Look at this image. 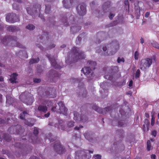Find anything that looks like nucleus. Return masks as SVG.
Wrapping results in <instances>:
<instances>
[{"instance_id":"nucleus-1","label":"nucleus","mask_w":159,"mask_h":159,"mask_svg":"<svg viewBox=\"0 0 159 159\" xmlns=\"http://www.w3.org/2000/svg\"><path fill=\"white\" fill-rule=\"evenodd\" d=\"M69 55L66 58V63L70 60V56L71 60L74 62H76L79 60L84 59L86 57L84 52L76 47H73Z\"/></svg>"},{"instance_id":"nucleus-2","label":"nucleus","mask_w":159,"mask_h":159,"mask_svg":"<svg viewBox=\"0 0 159 159\" xmlns=\"http://www.w3.org/2000/svg\"><path fill=\"white\" fill-rule=\"evenodd\" d=\"M88 67H84L81 70L85 75L87 76L88 80L92 79L91 77L93 76V72H91L92 69L94 70L95 69V66H96V63L95 61H89L87 63Z\"/></svg>"},{"instance_id":"nucleus-3","label":"nucleus","mask_w":159,"mask_h":159,"mask_svg":"<svg viewBox=\"0 0 159 159\" xmlns=\"http://www.w3.org/2000/svg\"><path fill=\"white\" fill-rule=\"evenodd\" d=\"M17 38L16 36H7L4 37L2 40V43L5 45L10 43L11 44H15L13 46L17 47L20 48H24V46L19 43L17 42Z\"/></svg>"},{"instance_id":"nucleus-4","label":"nucleus","mask_w":159,"mask_h":159,"mask_svg":"<svg viewBox=\"0 0 159 159\" xmlns=\"http://www.w3.org/2000/svg\"><path fill=\"white\" fill-rule=\"evenodd\" d=\"M87 153L83 150L77 151L75 153V159H89L91 158L90 153H93V150L88 151Z\"/></svg>"},{"instance_id":"nucleus-5","label":"nucleus","mask_w":159,"mask_h":159,"mask_svg":"<svg viewBox=\"0 0 159 159\" xmlns=\"http://www.w3.org/2000/svg\"><path fill=\"white\" fill-rule=\"evenodd\" d=\"M152 63V60L151 58H147L142 59L140 62V68L142 70H146L149 68Z\"/></svg>"},{"instance_id":"nucleus-6","label":"nucleus","mask_w":159,"mask_h":159,"mask_svg":"<svg viewBox=\"0 0 159 159\" xmlns=\"http://www.w3.org/2000/svg\"><path fill=\"white\" fill-rule=\"evenodd\" d=\"M10 134H21L24 132L25 129L20 125H13L11 126L8 130Z\"/></svg>"},{"instance_id":"nucleus-7","label":"nucleus","mask_w":159,"mask_h":159,"mask_svg":"<svg viewBox=\"0 0 159 159\" xmlns=\"http://www.w3.org/2000/svg\"><path fill=\"white\" fill-rule=\"evenodd\" d=\"M109 45L111 46V51L108 53V50H109V49H108L107 51L104 53V55L105 56L113 55L115 54L119 48V44L118 43L117 41H114L110 43V44H108V45Z\"/></svg>"},{"instance_id":"nucleus-8","label":"nucleus","mask_w":159,"mask_h":159,"mask_svg":"<svg viewBox=\"0 0 159 159\" xmlns=\"http://www.w3.org/2000/svg\"><path fill=\"white\" fill-rule=\"evenodd\" d=\"M107 70L110 75L104 76L105 78L110 80H112L113 79V75L117 73L119 71V68L118 66H111L107 67Z\"/></svg>"},{"instance_id":"nucleus-9","label":"nucleus","mask_w":159,"mask_h":159,"mask_svg":"<svg viewBox=\"0 0 159 159\" xmlns=\"http://www.w3.org/2000/svg\"><path fill=\"white\" fill-rule=\"evenodd\" d=\"M6 19L7 22L11 23H14L20 21L19 16L13 13L8 14L6 16Z\"/></svg>"},{"instance_id":"nucleus-10","label":"nucleus","mask_w":159,"mask_h":159,"mask_svg":"<svg viewBox=\"0 0 159 159\" xmlns=\"http://www.w3.org/2000/svg\"><path fill=\"white\" fill-rule=\"evenodd\" d=\"M39 129L37 127H34L33 134H30L29 135L28 141L34 144L37 142V135L39 133Z\"/></svg>"},{"instance_id":"nucleus-11","label":"nucleus","mask_w":159,"mask_h":159,"mask_svg":"<svg viewBox=\"0 0 159 159\" xmlns=\"http://www.w3.org/2000/svg\"><path fill=\"white\" fill-rule=\"evenodd\" d=\"M41 8V6L39 4H36L33 6V8L31 7H27L26 8L27 12L29 14L33 16L34 13L37 11H40Z\"/></svg>"},{"instance_id":"nucleus-12","label":"nucleus","mask_w":159,"mask_h":159,"mask_svg":"<svg viewBox=\"0 0 159 159\" xmlns=\"http://www.w3.org/2000/svg\"><path fill=\"white\" fill-rule=\"evenodd\" d=\"M53 148L54 151L59 154H63L66 151L65 148L59 142L54 144Z\"/></svg>"},{"instance_id":"nucleus-13","label":"nucleus","mask_w":159,"mask_h":159,"mask_svg":"<svg viewBox=\"0 0 159 159\" xmlns=\"http://www.w3.org/2000/svg\"><path fill=\"white\" fill-rule=\"evenodd\" d=\"M74 119L76 121L78 122H86L88 120V118L85 116L80 115L77 112H75L74 113Z\"/></svg>"},{"instance_id":"nucleus-14","label":"nucleus","mask_w":159,"mask_h":159,"mask_svg":"<svg viewBox=\"0 0 159 159\" xmlns=\"http://www.w3.org/2000/svg\"><path fill=\"white\" fill-rule=\"evenodd\" d=\"M93 109L97 112L101 114H106L107 112L112 110V106L108 107L103 109L98 107L96 105H94L92 107Z\"/></svg>"},{"instance_id":"nucleus-15","label":"nucleus","mask_w":159,"mask_h":159,"mask_svg":"<svg viewBox=\"0 0 159 159\" xmlns=\"http://www.w3.org/2000/svg\"><path fill=\"white\" fill-rule=\"evenodd\" d=\"M46 57L48 58L52 66L54 68L58 69H60L61 68V66L57 64L55 59L56 57H54L53 56L51 57V56L48 54L46 55Z\"/></svg>"},{"instance_id":"nucleus-16","label":"nucleus","mask_w":159,"mask_h":159,"mask_svg":"<svg viewBox=\"0 0 159 159\" xmlns=\"http://www.w3.org/2000/svg\"><path fill=\"white\" fill-rule=\"evenodd\" d=\"M86 5L84 3H82L80 5V7L79 6L76 7V10L79 14L81 16L84 15L86 13Z\"/></svg>"},{"instance_id":"nucleus-17","label":"nucleus","mask_w":159,"mask_h":159,"mask_svg":"<svg viewBox=\"0 0 159 159\" xmlns=\"http://www.w3.org/2000/svg\"><path fill=\"white\" fill-rule=\"evenodd\" d=\"M59 107L58 113L66 115L67 114V109L65 106L62 101L59 102L58 103Z\"/></svg>"},{"instance_id":"nucleus-18","label":"nucleus","mask_w":159,"mask_h":159,"mask_svg":"<svg viewBox=\"0 0 159 159\" xmlns=\"http://www.w3.org/2000/svg\"><path fill=\"white\" fill-rule=\"evenodd\" d=\"M23 102L27 105H31L34 101V98L32 94H30L24 100L21 99Z\"/></svg>"},{"instance_id":"nucleus-19","label":"nucleus","mask_w":159,"mask_h":159,"mask_svg":"<svg viewBox=\"0 0 159 159\" xmlns=\"http://www.w3.org/2000/svg\"><path fill=\"white\" fill-rule=\"evenodd\" d=\"M16 140L14 139L15 143H13V145H14L15 147L18 148L20 150H21V152H22V151H24L25 150L26 146L24 144H21L20 143H16L15 140Z\"/></svg>"},{"instance_id":"nucleus-20","label":"nucleus","mask_w":159,"mask_h":159,"mask_svg":"<svg viewBox=\"0 0 159 159\" xmlns=\"http://www.w3.org/2000/svg\"><path fill=\"white\" fill-rule=\"evenodd\" d=\"M41 113H46L48 110V107L46 106L39 105L37 109Z\"/></svg>"},{"instance_id":"nucleus-21","label":"nucleus","mask_w":159,"mask_h":159,"mask_svg":"<svg viewBox=\"0 0 159 159\" xmlns=\"http://www.w3.org/2000/svg\"><path fill=\"white\" fill-rule=\"evenodd\" d=\"M49 76L50 77L58 78L60 77V75L57 72L54 70H51L49 72Z\"/></svg>"},{"instance_id":"nucleus-22","label":"nucleus","mask_w":159,"mask_h":159,"mask_svg":"<svg viewBox=\"0 0 159 159\" xmlns=\"http://www.w3.org/2000/svg\"><path fill=\"white\" fill-rule=\"evenodd\" d=\"M18 75L16 73H13L11 75V78L9 79V80L12 84L17 83L18 82L16 81Z\"/></svg>"},{"instance_id":"nucleus-23","label":"nucleus","mask_w":159,"mask_h":159,"mask_svg":"<svg viewBox=\"0 0 159 159\" xmlns=\"http://www.w3.org/2000/svg\"><path fill=\"white\" fill-rule=\"evenodd\" d=\"M81 29L80 26H73L70 27V32L73 34H75L79 31Z\"/></svg>"},{"instance_id":"nucleus-24","label":"nucleus","mask_w":159,"mask_h":159,"mask_svg":"<svg viewBox=\"0 0 159 159\" xmlns=\"http://www.w3.org/2000/svg\"><path fill=\"white\" fill-rule=\"evenodd\" d=\"M61 21L63 23V25H64L66 26H67L68 25L69 23L67 22V18L66 17V16H65V15H64V16H61Z\"/></svg>"},{"instance_id":"nucleus-25","label":"nucleus","mask_w":159,"mask_h":159,"mask_svg":"<svg viewBox=\"0 0 159 159\" xmlns=\"http://www.w3.org/2000/svg\"><path fill=\"white\" fill-rule=\"evenodd\" d=\"M3 139L4 140L7 142H9L11 140V136L6 134H4L3 135Z\"/></svg>"},{"instance_id":"nucleus-26","label":"nucleus","mask_w":159,"mask_h":159,"mask_svg":"<svg viewBox=\"0 0 159 159\" xmlns=\"http://www.w3.org/2000/svg\"><path fill=\"white\" fill-rule=\"evenodd\" d=\"M147 149L148 151H150L153 149V147L152 146L150 140H148L147 142Z\"/></svg>"},{"instance_id":"nucleus-27","label":"nucleus","mask_w":159,"mask_h":159,"mask_svg":"<svg viewBox=\"0 0 159 159\" xmlns=\"http://www.w3.org/2000/svg\"><path fill=\"white\" fill-rule=\"evenodd\" d=\"M7 29L8 31L13 32L17 30L18 28L14 26H10L8 27Z\"/></svg>"},{"instance_id":"nucleus-28","label":"nucleus","mask_w":159,"mask_h":159,"mask_svg":"<svg viewBox=\"0 0 159 159\" xmlns=\"http://www.w3.org/2000/svg\"><path fill=\"white\" fill-rule=\"evenodd\" d=\"M111 4V2L109 1L105 2L102 6V7L103 9L104 10L108 8L110 6Z\"/></svg>"},{"instance_id":"nucleus-29","label":"nucleus","mask_w":159,"mask_h":159,"mask_svg":"<svg viewBox=\"0 0 159 159\" xmlns=\"http://www.w3.org/2000/svg\"><path fill=\"white\" fill-rule=\"evenodd\" d=\"M39 61V57H37L36 59H32L30 60L29 63L30 64H31L33 63H37Z\"/></svg>"},{"instance_id":"nucleus-30","label":"nucleus","mask_w":159,"mask_h":159,"mask_svg":"<svg viewBox=\"0 0 159 159\" xmlns=\"http://www.w3.org/2000/svg\"><path fill=\"white\" fill-rule=\"evenodd\" d=\"M109 83L106 82H104L100 84V87L103 89H106V86H108Z\"/></svg>"},{"instance_id":"nucleus-31","label":"nucleus","mask_w":159,"mask_h":159,"mask_svg":"<svg viewBox=\"0 0 159 159\" xmlns=\"http://www.w3.org/2000/svg\"><path fill=\"white\" fill-rule=\"evenodd\" d=\"M26 115H28V113L25 111H24L22 113H21L20 115V118L22 120H25V117Z\"/></svg>"},{"instance_id":"nucleus-32","label":"nucleus","mask_w":159,"mask_h":159,"mask_svg":"<svg viewBox=\"0 0 159 159\" xmlns=\"http://www.w3.org/2000/svg\"><path fill=\"white\" fill-rule=\"evenodd\" d=\"M145 125H146L147 128V131H148L149 130V125L150 124V122L149 120L147 119H145L144 121Z\"/></svg>"},{"instance_id":"nucleus-33","label":"nucleus","mask_w":159,"mask_h":159,"mask_svg":"<svg viewBox=\"0 0 159 159\" xmlns=\"http://www.w3.org/2000/svg\"><path fill=\"white\" fill-rule=\"evenodd\" d=\"M35 26L31 24H28L26 27V28L30 30H32L34 29Z\"/></svg>"},{"instance_id":"nucleus-34","label":"nucleus","mask_w":159,"mask_h":159,"mask_svg":"<svg viewBox=\"0 0 159 159\" xmlns=\"http://www.w3.org/2000/svg\"><path fill=\"white\" fill-rule=\"evenodd\" d=\"M85 34L84 32L83 33L79 35L76 40V42L77 44H78L79 43H80L82 39L81 36L82 35H84Z\"/></svg>"},{"instance_id":"nucleus-35","label":"nucleus","mask_w":159,"mask_h":159,"mask_svg":"<svg viewBox=\"0 0 159 159\" xmlns=\"http://www.w3.org/2000/svg\"><path fill=\"white\" fill-rule=\"evenodd\" d=\"M46 8L45 11V12L46 14H48L49 13L50 11L51 6L46 5H45Z\"/></svg>"},{"instance_id":"nucleus-36","label":"nucleus","mask_w":159,"mask_h":159,"mask_svg":"<svg viewBox=\"0 0 159 159\" xmlns=\"http://www.w3.org/2000/svg\"><path fill=\"white\" fill-rule=\"evenodd\" d=\"M75 122L72 121H69L68 122L67 125L69 128L73 127L74 126Z\"/></svg>"},{"instance_id":"nucleus-37","label":"nucleus","mask_w":159,"mask_h":159,"mask_svg":"<svg viewBox=\"0 0 159 159\" xmlns=\"http://www.w3.org/2000/svg\"><path fill=\"white\" fill-rule=\"evenodd\" d=\"M124 133V132L123 130H118L116 132V133L118 135H120L122 138H123V134Z\"/></svg>"},{"instance_id":"nucleus-38","label":"nucleus","mask_w":159,"mask_h":159,"mask_svg":"<svg viewBox=\"0 0 159 159\" xmlns=\"http://www.w3.org/2000/svg\"><path fill=\"white\" fill-rule=\"evenodd\" d=\"M84 136L85 139L88 140L89 141L91 142L92 141V139L90 138V135L87 133H85L84 134Z\"/></svg>"},{"instance_id":"nucleus-39","label":"nucleus","mask_w":159,"mask_h":159,"mask_svg":"<svg viewBox=\"0 0 159 159\" xmlns=\"http://www.w3.org/2000/svg\"><path fill=\"white\" fill-rule=\"evenodd\" d=\"M152 44L153 47L157 48H159V44L156 42H153L152 43Z\"/></svg>"},{"instance_id":"nucleus-40","label":"nucleus","mask_w":159,"mask_h":159,"mask_svg":"<svg viewBox=\"0 0 159 159\" xmlns=\"http://www.w3.org/2000/svg\"><path fill=\"white\" fill-rule=\"evenodd\" d=\"M152 118L151 119V124L152 126H153L155 124V118L153 115H152Z\"/></svg>"},{"instance_id":"nucleus-41","label":"nucleus","mask_w":159,"mask_h":159,"mask_svg":"<svg viewBox=\"0 0 159 159\" xmlns=\"http://www.w3.org/2000/svg\"><path fill=\"white\" fill-rule=\"evenodd\" d=\"M139 53L138 51H136L134 53V57L135 59L138 60L139 59Z\"/></svg>"},{"instance_id":"nucleus-42","label":"nucleus","mask_w":159,"mask_h":159,"mask_svg":"<svg viewBox=\"0 0 159 159\" xmlns=\"http://www.w3.org/2000/svg\"><path fill=\"white\" fill-rule=\"evenodd\" d=\"M62 3L63 4L64 6L66 8H70V6L69 5H67V4L66 3V0H63L62 1Z\"/></svg>"},{"instance_id":"nucleus-43","label":"nucleus","mask_w":159,"mask_h":159,"mask_svg":"<svg viewBox=\"0 0 159 159\" xmlns=\"http://www.w3.org/2000/svg\"><path fill=\"white\" fill-rule=\"evenodd\" d=\"M125 121L123 120L122 122L118 121V126L119 127H122L125 125Z\"/></svg>"},{"instance_id":"nucleus-44","label":"nucleus","mask_w":159,"mask_h":159,"mask_svg":"<svg viewBox=\"0 0 159 159\" xmlns=\"http://www.w3.org/2000/svg\"><path fill=\"white\" fill-rule=\"evenodd\" d=\"M140 72L139 69L137 70L135 75V78H139L140 75Z\"/></svg>"},{"instance_id":"nucleus-45","label":"nucleus","mask_w":159,"mask_h":159,"mask_svg":"<svg viewBox=\"0 0 159 159\" xmlns=\"http://www.w3.org/2000/svg\"><path fill=\"white\" fill-rule=\"evenodd\" d=\"M50 142H52L56 140L57 138L54 137L53 135H51L48 138Z\"/></svg>"},{"instance_id":"nucleus-46","label":"nucleus","mask_w":159,"mask_h":159,"mask_svg":"<svg viewBox=\"0 0 159 159\" xmlns=\"http://www.w3.org/2000/svg\"><path fill=\"white\" fill-rule=\"evenodd\" d=\"M57 107H52V108L51 109V110L54 112H56L57 113L59 111V109L58 108H57Z\"/></svg>"},{"instance_id":"nucleus-47","label":"nucleus","mask_w":159,"mask_h":159,"mask_svg":"<svg viewBox=\"0 0 159 159\" xmlns=\"http://www.w3.org/2000/svg\"><path fill=\"white\" fill-rule=\"evenodd\" d=\"M117 61L118 63H120L121 62H124L125 61V60L123 58H120V57H118L117 59Z\"/></svg>"},{"instance_id":"nucleus-48","label":"nucleus","mask_w":159,"mask_h":159,"mask_svg":"<svg viewBox=\"0 0 159 159\" xmlns=\"http://www.w3.org/2000/svg\"><path fill=\"white\" fill-rule=\"evenodd\" d=\"M33 81L34 83H39L41 81V80L39 78H35L34 79Z\"/></svg>"},{"instance_id":"nucleus-49","label":"nucleus","mask_w":159,"mask_h":159,"mask_svg":"<svg viewBox=\"0 0 159 159\" xmlns=\"http://www.w3.org/2000/svg\"><path fill=\"white\" fill-rule=\"evenodd\" d=\"M124 4L125 6H127L128 9H129V4L128 0H125L124 1Z\"/></svg>"},{"instance_id":"nucleus-50","label":"nucleus","mask_w":159,"mask_h":159,"mask_svg":"<svg viewBox=\"0 0 159 159\" xmlns=\"http://www.w3.org/2000/svg\"><path fill=\"white\" fill-rule=\"evenodd\" d=\"M12 7L14 9H15V10H18L19 9L17 4H15V3H14L12 5Z\"/></svg>"},{"instance_id":"nucleus-51","label":"nucleus","mask_w":159,"mask_h":159,"mask_svg":"<svg viewBox=\"0 0 159 159\" xmlns=\"http://www.w3.org/2000/svg\"><path fill=\"white\" fill-rule=\"evenodd\" d=\"M93 157L94 158V159H101V156L100 155L97 154L95 156H94Z\"/></svg>"},{"instance_id":"nucleus-52","label":"nucleus","mask_w":159,"mask_h":159,"mask_svg":"<svg viewBox=\"0 0 159 159\" xmlns=\"http://www.w3.org/2000/svg\"><path fill=\"white\" fill-rule=\"evenodd\" d=\"M157 132L156 130H153L152 131L151 134L154 137H156L157 135Z\"/></svg>"},{"instance_id":"nucleus-53","label":"nucleus","mask_w":159,"mask_h":159,"mask_svg":"<svg viewBox=\"0 0 159 159\" xmlns=\"http://www.w3.org/2000/svg\"><path fill=\"white\" fill-rule=\"evenodd\" d=\"M39 16L42 19L43 21H45V19L43 15L42 14L40 13L39 14Z\"/></svg>"},{"instance_id":"nucleus-54","label":"nucleus","mask_w":159,"mask_h":159,"mask_svg":"<svg viewBox=\"0 0 159 159\" xmlns=\"http://www.w3.org/2000/svg\"><path fill=\"white\" fill-rule=\"evenodd\" d=\"M25 124L26 125L30 126H32L34 125L33 124L30 123V122H28L27 121L25 122Z\"/></svg>"},{"instance_id":"nucleus-55","label":"nucleus","mask_w":159,"mask_h":159,"mask_svg":"<svg viewBox=\"0 0 159 159\" xmlns=\"http://www.w3.org/2000/svg\"><path fill=\"white\" fill-rule=\"evenodd\" d=\"M114 16L115 15L113 14L110 13L109 15V17L111 20H112Z\"/></svg>"},{"instance_id":"nucleus-56","label":"nucleus","mask_w":159,"mask_h":159,"mask_svg":"<svg viewBox=\"0 0 159 159\" xmlns=\"http://www.w3.org/2000/svg\"><path fill=\"white\" fill-rule=\"evenodd\" d=\"M87 94V91L85 89L84 90V93L82 94V97H84L86 96V95Z\"/></svg>"},{"instance_id":"nucleus-57","label":"nucleus","mask_w":159,"mask_h":159,"mask_svg":"<svg viewBox=\"0 0 159 159\" xmlns=\"http://www.w3.org/2000/svg\"><path fill=\"white\" fill-rule=\"evenodd\" d=\"M119 112L121 115H123L125 114V111H124L123 110H122V109H120Z\"/></svg>"},{"instance_id":"nucleus-58","label":"nucleus","mask_w":159,"mask_h":159,"mask_svg":"<svg viewBox=\"0 0 159 159\" xmlns=\"http://www.w3.org/2000/svg\"><path fill=\"white\" fill-rule=\"evenodd\" d=\"M151 159H156V156L155 154H152L151 156Z\"/></svg>"},{"instance_id":"nucleus-59","label":"nucleus","mask_w":159,"mask_h":159,"mask_svg":"<svg viewBox=\"0 0 159 159\" xmlns=\"http://www.w3.org/2000/svg\"><path fill=\"white\" fill-rule=\"evenodd\" d=\"M8 152V151L6 150L3 149L2 151V152L3 154H6Z\"/></svg>"},{"instance_id":"nucleus-60","label":"nucleus","mask_w":159,"mask_h":159,"mask_svg":"<svg viewBox=\"0 0 159 159\" xmlns=\"http://www.w3.org/2000/svg\"><path fill=\"white\" fill-rule=\"evenodd\" d=\"M150 15V12H147L145 14V16L146 18H148V17Z\"/></svg>"},{"instance_id":"nucleus-61","label":"nucleus","mask_w":159,"mask_h":159,"mask_svg":"<svg viewBox=\"0 0 159 159\" xmlns=\"http://www.w3.org/2000/svg\"><path fill=\"white\" fill-rule=\"evenodd\" d=\"M36 45L38 48H40V49H41L42 50H43V47L41 45H40L39 44H38V43H37Z\"/></svg>"},{"instance_id":"nucleus-62","label":"nucleus","mask_w":159,"mask_h":159,"mask_svg":"<svg viewBox=\"0 0 159 159\" xmlns=\"http://www.w3.org/2000/svg\"><path fill=\"white\" fill-rule=\"evenodd\" d=\"M5 123V121L4 120L2 119L1 118H0V124H4Z\"/></svg>"},{"instance_id":"nucleus-63","label":"nucleus","mask_w":159,"mask_h":159,"mask_svg":"<svg viewBox=\"0 0 159 159\" xmlns=\"http://www.w3.org/2000/svg\"><path fill=\"white\" fill-rule=\"evenodd\" d=\"M133 81L132 80H130L129 82V87L132 86L133 85Z\"/></svg>"},{"instance_id":"nucleus-64","label":"nucleus","mask_w":159,"mask_h":159,"mask_svg":"<svg viewBox=\"0 0 159 159\" xmlns=\"http://www.w3.org/2000/svg\"><path fill=\"white\" fill-rule=\"evenodd\" d=\"M50 112H48L47 114H45L44 116L45 117L48 118L49 116H50Z\"/></svg>"}]
</instances>
